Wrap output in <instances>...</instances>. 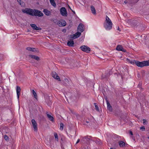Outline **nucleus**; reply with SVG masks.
<instances>
[{"mask_svg":"<svg viewBox=\"0 0 149 149\" xmlns=\"http://www.w3.org/2000/svg\"><path fill=\"white\" fill-rule=\"evenodd\" d=\"M52 76L53 78L57 80L58 81H61L59 77L55 72H54L52 73Z\"/></svg>","mask_w":149,"mask_h":149,"instance_id":"nucleus-12","label":"nucleus"},{"mask_svg":"<svg viewBox=\"0 0 149 149\" xmlns=\"http://www.w3.org/2000/svg\"><path fill=\"white\" fill-rule=\"evenodd\" d=\"M30 26L33 30H41V28L38 27L36 24H30Z\"/></svg>","mask_w":149,"mask_h":149,"instance_id":"nucleus-11","label":"nucleus"},{"mask_svg":"<svg viewBox=\"0 0 149 149\" xmlns=\"http://www.w3.org/2000/svg\"><path fill=\"white\" fill-rule=\"evenodd\" d=\"M17 97L18 100H19V96L20 94L21 88L20 87L17 86L16 88Z\"/></svg>","mask_w":149,"mask_h":149,"instance_id":"nucleus-10","label":"nucleus"},{"mask_svg":"<svg viewBox=\"0 0 149 149\" xmlns=\"http://www.w3.org/2000/svg\"><path fill=\"white\" fill-rule=\"evenodd\" d=\"M32 93L33 94L34 98L36 100H37L38 99V97L37 95V93L35 92V91L34 90H32Z\"/></svg>","mask_w":149,"mask_h":149,"instance_id":"nucleus-23","label":"nucleus"},{"mask_svg":"<svg viewBox=\"0 0 149 149\" xmlns=\"http://www.w3.org/2000/svg\"><path fill=\"white\" fill-rule=\"evenodd\" d=\"M56 146L55 145L54 143H52V144L51 145L50 147L52 148L53 149V148H55L56 147Z\"/></svg>","mask_w":149,"mask_h":149,"instance_id":"nucleus-31","label":"nucleus"},{"mask_svg":"<svg viewBox=\"0 0 149 149\" xmlns=\"http://www.w3.org/2000/svg\"><path fill=\"white\" fill-rule=\"evenodd\" d=\"M84 26L82 23H80L79 25L77 28V31H80V32H82L84 31L83 27Z\"/></svg>","mask_w":149,"mask_h":149,"instance_id":"nucleus-8","label":"nucleus"},{"mask_svg":"<svg viewBox=\"0 0 149 149\" xmlns=\"http://www.w3.org/2000/svg\"><path fill=\"white\" fill-rule=\"evenodd\" d=\"M86 122L87 123H89V121H86Z\"/></svg>","mask_w":149,"mask_h":149,"instance_id":"nucleus-41","label":"nucleus"},{"mask_svg":"<svg viewBox=\"0 0 149 149\" xmlns=\"http://www.w3.org/2000/svg\"><path fill=\"white\" fill-rule=\"evenodd\" d=\"M148 66L149 65V60L147 61Z\"/></svg>","mask_w":149,"mask_h":149,"instance_id":"nucleus-37","label":"nucleus"},{"mask_svg":"<svg viewBox=\"0 0 149 149\" xmlns=\"http://www.w3.org/2000/svg\"><path fill=\"white\" fill-rule=\"evenodd\" d=\"M124 3H127V1H124Z\"/></svg>","mask_w":149,"mask_h":149,"instance_id":"nucleus-39","label":"nucleus"},{"mask_svg":"<svg viewBox=\"0 0 149 149\" xmlns=\"http://www.w3.org/2000/svg\"><path fill=\"white\" fill-rule=\"evenodd\" d=\"M17 1L18 2H20L21 1V0H17Z\"/></svg>","mask_w":149,"mask_h":149,"instance_id":"nucleus-40","label":"nucleus"},{"mask_svg":"<svg viewBox=\"0 0 149 149\" xmlns=\"http://www.w3.org/2000/svg\"><path fill=\"white\" fill-rule=\"evenodd\" d=\"M43 12L47 16L49 15L50 14V12L46 9H44L43 10Z\"/></svg>","mask_w":149,"mask_h":149,"instance_id":"nucleus-21","label":"nucleus"},{"mask_svg":"<svg viewBox=\"0 0 149 149\" xmlns=\"http://www.w3.org/2000/svg\"><path fill=\"white\" fill-rule=\"evenodd\" d=\"M84 141H89L93 140V139L90 136L85 137L84 138Z\"/></svg>","mask_w":149,"mask_h":149,"instance_id":"nucleus-18","label":"nucleus"},{"mask_svg":"<svg viewBox=\"0 0 149 149\" xmlns=\"http://www.w3.org/2000/svg\"><path fill=\"white\" fill-rule=\"evenodd\" d=\"M116 49L119 51H121L124 52H125L126 51L124 49L123 47L121 45H118L116 47Z\"/></svg>","mask_w":149,"mask_h":149,"instance_id":"nucleus-13","label":"nucleus"},{"mask_svg":"<svg viewBox=\"0 0 149 149\" xmlns=\"http://www.w3.org/2000/svg\"><path fill=\"white\" fill-rule=\"evenodd\" d=\"M76 38H77L76 37L75 34L72 35H71L70 36V40H71L72 39L73 40V39H75Z\"/></svg>","mask_w":149,"mask_h":149,"instance_id":"nucleus-26","label":"nucleus"},{"mask_svg":"<svg viewBox=\"0 0 149 149\" xmlns=\"http://www.w3.org/2000/svg\"><path fill=\"white\" fill-rule=\"evenodd\" d=\"M81 32H79V31L77 32L75 34L77 38H78L80 37V36H81Z\"/></svg>","mask_w":149,"mask_h":149,"instance_id":"nucleus-27","label":"nucleus"},{"mask_svg":"<svg viewBox=\"0 0 149 149\" xmlns=\"http://www.w3.org/2000/svg\"><path fill=\"white\" fill-rule=\"evenodd\" d=\"M80 48L83 51L87 53H89L91 51L90 48L85 45L81 46L80 47Z\"/></svg>","mask_w":149,"mask_h":149,"instance_id":"nucleus-5","label":"nucleus"},{"mask_svg":"<svg viewBox=\"0 0 149 149\" xmlns=\"http://www.w3.org/2000/svg\"><path fill=\"white\" fill-rule=\"evenodd\" d=\"M91 8L92 13H93L94 15H96V12L94 7L93 6H91Z\"/></svg>","mask_w":149,"mask_h":149,"instance_id":"nucleus-19","label":"nucleus"},{"mask_svg":"<svg viewBox=\"0 0 149 149\" xmlns=\"http://www.w3.org/2000/svg\"><path fill=\"white\" fill-rule=\"evenodd\" d=\"M33 10H33L31 9L27 8L23 10L22 11L24 13H26L28 15L33 16Z\"/></svg>","mask_w":149,"mask_h":149,"instance_id":"nucleus-4","label":"nucleus"},{"mask_svg":"<svg viewBox=\"0 0 149 149\" xmlns=\"http://www.w3.org/2000/svg\"><path fill=\"white\" fill-rule=\"evenodd\" d=\"M127 62H129V63H130L131 64H133V65L134 64H135V61L134 60H130L128 59H127Z\"/></svg>","mask_w":149,"mask_h":149,"instance_id":"nucleus-25","label":"nucleus"},{"mask_svg":"<svg viewBox=\"0 0 149 149\" xmlns=\"http://www.w3.org/2000/svg\"><path fill=\"white\" fill-rule=\"evenodd\" d=\"M58 25L60 26H66V23L65 21L63 20H61L58 22Z\"/></svg>","mask_w":149,"mask_h":149,"instance_id":"nucleus-7","label":"nucleus"},{"mask_svg":"<svg viewBox=\"0 0 149 149\" xmlns=\"http://www.w3.org/2000/svg\"><path fill=\"white\" fill-rule=\"evenodd\" d=\"M95 109L97 111H99V108L98 107V106L96 104V103H95Z\"/></svg>","mask_w":149,"mask_h":149,"instance_id":"nucleus-32","label":"nucleus"},{"mask_svg":"<svg viewBox=\"0 0 149 149\" xmlns=\"http://www.w3.org/2000/svg\"><path fill=\"white\" fill-rule=\"evenodd\" d=\"M130 134L131 135H133V133H132V131H130Z\"/></svg>","mask_w":149,"mask_h":149,"instance_id":"nucleus-38","label":"nucleus"},{"mask_svg":"<svg viewBox=\"0 0 149 149\" xmlns=\"http://www.w3.org/2000/svg\"><path fill=\"white\" fill-rule=\"evenodd\" d=\"M61 14L63 16H67V13L66 9L64 7H62L60 9Z\"/></svg>","mask_w":149,"mask_h":149,"instance_id":"nucleus-9","label":"nucleus"},{"mask_svg":"<svg viewBox=\"0 0 149 149\" xmlns=\"http://www.w3.org/2000/svg\"><path fill=\"white\" fill-rule=\"evenodd\" d=\"M140 129L142 130V131H144L145 130V128L144 126H142L140 127Z\"/></svg>","mask_w":149,"mask_h":149,"instance_id":"nucleus-35","label":"nucleus"},{"mask_svg":"<svg viewBox=\"0 0 149 149\" xmlns=\"http://www.w3.org/2000/svg\"><path fill=\"white\" fill-rule=\"evenodd\" d=\"M112 22L107 16L106 17L104 23V26L106 30L109 31L111 29L112 27Z\"/></svg>","mask_w":149,"mask_h":149,"instance_id":"nucleus-1","label":"nucleus"},{"mask_svg":"<svg viewBox=\"0 0 149 149\" xmlns=\"http://www.w3.org/2000/svg\"><path fill=\"white\" fill-rule=\"evenodd\" d=\"M148 139H149V136L148 137Z\"/></svg>","mask_w":149,"mask_h":149,"instance_id":"nucleus-44","label":"nucleus"},{"mask_svg":"<svg viewBox=\"0 0 149 149\" xmlns=\"http://www.w3.org/2000/svg\"><path fill=\"white\" fill-rule=\"evenodd\" d=\"M135 64L137 66L140 67L148 66L147 61H143L142 62L135 61Z\"/></svg>","mask_w":149,"mask_h":149,"instance_id":"nucleus-2","label":"nucleus"},{"mask_svg":"<svg viewBox=\"0 0 149 149\" xmlns=\"http://www.w3.org/2000/svg\"><path fill=\"white\" fill-rule=\"evenodd\" d=\"M143 124L144 125H145V124H146L147 121L146 119H143Z\"/></svg>","mask_w":149,"mask_h":149,"instance_id":"nucleus-34","label":"nucleus"},{"mask_svg":"<svg viewBox=\"0 0 149 149\" xmlns=\"http://www.w3.org/2000/svg\"><path fill=\"white\" fill-rule=\"evenodd\" d=\"M110 149H115L113 148H110Z\"/></svg>","mask_w":149,"mask_h":149,"instance_id":"nucleus-43","label":"nucleus"},{"mask_svg":"<svg viewBox=\"0 0 149 149\" xmlns=\"http://www.w3.org/2000/svg\"><path fill=\"white\" fill-rule=\"evenodd\" d=\"M64 81L65 82V85H67L69 84V81L68 80L66 79H65Z\"/></svg>","mask_w":149,"mask_h":149,"instance_id":"nucleus-30","label":"nucleus"},{"mask_svg":"<svg viewBox=\"0 0 149 149\" xmlns=\"http://www.w3.org/2000/svg\"><path fill=\"white\" fill-rule=\"evenodd\" d=\"M54 137H55L56 140L57 141H58V137L57 134L56 133H54Z\"/></svg>","mask_w":149,"mask_h":149,"instance_id":"nucleus-29","label":"nucleus"},{"mask_svg":"<svg viewBox=\"0 0 149 149\" xmlns=\"http://www.w3.org/2000/svg\"><path fill=\"white\" fill-rule=\"evenodd\" d=\"M119 144L120 147H123L125 146V143L124 142L121 141L119 142Z\"/></svg>","mask_w":149,"mask_h":149,"instance_id":"nucleus-24","label":"nucleus"},{"mask_svg":"<svg viewBox=\"0 0 149 149\" xmlns=\"http://www.w3.org/2000/svg\"><path fill=\"white\" fill-rule=\"evenodd\" d=\"M64 125L63 123H61L60 124V129L61 130H62L63 129Z\"/></svg>","mask_w":149,"mask_h":149,"instance_id":"nucleus-28","label":"nucleus"},{"mask_svg":"<svg viewBox=\"0 0 149 149\" xmlns=\"http://www.w3.org/2000/svg\"><path fill=\"white\" fill-rule=\"evenodd\" d=\"M29 56L32 58L35 59L37 61H38L40 60V58L38 56L34 55H30Z\"/></svg>","mask_w":149,"mask_h":149,"instance_id":"nucleus-17","label":"nucleus"},{"mask_svg":"<svg viewBox=\"0 0 149 149\" xmlns=\"http://www.w3.org/2000/svg\"><path fill=\"white\" fill-rule=\"evenodd\" d=\"M49 1L51 5L54 7H56V5L54 0H49Z\"/></svg>","mask_w":149,"mask_h":149,"instance_id":"nucleus-22","label":"nucleus"},{"mask_svg":"<svg viewBox=\"0 0 149 149\" xmlns=\"http://www.w3.org/2000/svg\"><path fill=\"white\" fill-rule=\"evenodd\" d=\"M74 45V42L72 40H70L68 41L67 42V45L70 47H73Z\"/></svg>","mask_w":149,"mask_h":149,"instance_id":"nucleus-15","label":"nucleus"},{"mask_svg":"<svg viewBox=\"0 0 149 149\" xmlns=\"http://www.w3.org/2000/svg\"><path fill=\"white\" fill-rule=\"evenodd\" d=\"M26 49L28 51H32L33 52H36L37 51L36 50V49L34 48L28 47L26 48Z\"/></svg>","mask_w":149,"mask_h":149,"instance_id":"nucleus-20","label":"nucleus"},{"mask_svg":"<svg viewBox=\"0 0 149 149\" xmlns=\"http://www.w3.org/2000/svg\"><path fill=\"white\" fill-rule=\"evenodd\" d=\"M33 16L42 17L43 15V14L41 11L37 10L34 9Z\"/></svg>","mask_w":149,"mask_h":149,"instance_id":"nucleus-3","label":"nucleus"},{"mask_svg":"<svg viewBox=\"0 0 149 149\" xmlns=\"http://www.w3.org/2000/svg\"><path fill=\"white\" fill-rule=\"evenodd\" d=\"M118 30H120L119 28V27H118Z\"/></svg>","mask_w":149,"mask_h":149,"instance_id":"nucleus-42","label":"nucleus"},{"mask_svg":"<svg viewBox=\"0 0 149 149\" xmlns=\"http://www.w3.org/2000/svg\"><path fill=\"white\" fill-rule=\"evenodd\" d=\"M31 122L33 125V127L35 132H37V124L35 121V120L33 119L31 120Z\"/></svg>","mask_w":149,"mask_h":149,"instance_id":"nucleus-6","label":"nucleus"},{"mask_svg":"<svg viewBox=\"0 0 149 149\" xmlns=\"http://www.w3.org/2000/svg\"><path fill=\"white\" fill-rule=\"evenodd\" d=\"M48 112H47L46 114L47 115V116L49 120L54 122V117L52 115H49L48 113Z\"/></svg>","mask_w":149,"mask_h":149,"instance_id":"nucleus-14","label":"nucleus"},{"mask_svg":"<svg viewBox=\"0 0 149 149\" xmlns=\"http://www.w3.org/2000/svg\"><path fill=\"white\" fill-rule=\"evenodd\" d=\"M107 109L110 111H111L112 110V107L111 106L109 102L108 101H107Z\"/></svg>","mask_w":149,"mask_h":149,"instance_id":"nucleus-16","label":"nucleus"},{"mask_svg":"<svg viewBox=\"0 0 149 149\" xmlns=\"http://www.w3.org/2000/svg\"><path fill=\"white\" fill-rule=\"evenodd\" d=\"M79 141H80V139H78L77 140V141L76 142L75 144H77V143H79Z\"/></svg>","mask_w":149,"mask_h":149,"instance_id":"nucleus-36","label":"nucleus"},{"mask_svg":"<svg viewBox=\"0 0 149 149\" xmlns=\"http://www.w3.org/2000/svg\"><path fill=\"white\" fill-rule=\"evenodd\" d=\"M4 139L6 140H8L9 139V137L6 135H5L4 136Z\"/></svg>","mask_w":149,"mask_h":149,"instance_id":"nucleus-33","label":"nucleus"}]
</instances>
